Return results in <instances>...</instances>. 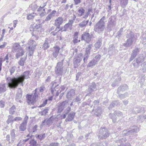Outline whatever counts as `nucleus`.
Instances as JSON below:
<instances>
[{
  "mask_svg": "<svg viewBox=\"0 0 146 146\" xmlns=\"http://www.w3.org/2000/svg\"><path fill=\"white\" fill-rule=\"evenodd\" d=\"M96 85L94 82H92L91 84L89 86L88 92L89 94L93 93V92L96 90Z\"/></svg>",
  "mask_w": 146,
  "mask_h": 146,
  "instance_id": "15",
  "label": "nucleus"
},
{
  "mask_svg": "<svg viewBox=\"0 0 146 146\" xmlns=\"http://www.w3.org/2000/svg\"><path fill=\"white\" fill-rule=\"evenodd\" d=\"M27 102L29 105H33L35 102L34 100H33L32 98V95L27 94L26 96Z\"/></svg>",
  "mask_w": 146,
  "mask_h": 146,
  "instance_id": "17",
  "label": "nucleus"
},
{
  "mask_svg": "<svg viewBox=\"0 0 146 146\" xmlns=\"http://www.w3.org/2000/svg\"><path fill=\"white\" fill-rule=\"evenodd\" d=\"M49 40L48 38H46L43 45V48L44 50H46L50 46V44L48 42Z\"/></svg>",
  "mask_w": 146,
  "mask_h": 146,
  "instance_id": "25",
  "label": "nucleus"
},
{
  "mask_svg": "<svg viewBox=\"0 0 146 146\" xmlns=\"http://www.w3.org/2000/svg\"><path fill=\"white\" fill-rule=\"evenodd\" d=\"M16 67L15 66H12L9 69L11 75H12L14 73L16 70Z\"/></svg>",
  "mask_w": 146,
  "mask_h": 146,
  "instance_id": "54",
  "label": "nucleus"
},
{
  "mask_svg": "<svg viewBox=\"0 0 146 146\" xmlns=\"http://www.w3.org/2000/svg\"><path fill=\"white\" fill-rule=\"evenodd\" d=\"M34 95L33 96V100H34L35 102H36V99L38 98V93H33Z\"/></svg>",
  "mask_w": 146,
  "mask_h": 146,
  "instance_id": "61",
  "label": "nucleus"
},
{
  "mask_svg": "<svg viewBox=\"0 0 146 146\" xmlns=\"http://www.w3.org/2000/svg\"><path fill=\"white\" fill-rule=\"evenodd\" d=\"M40 92L43 93L44 92L46 91V88L44 85H41L38 88Z\"/></svg>",
  "mask_w": 146,
  "mask_h": 146,
  "instance_id": "52",
  "label": "nucleus"
},
{
  "mask_svg": "<svg viewBox=\"0 0 146 146\" xmlns=\"http://www.w3.org/2000/svg\"><path fill=\"white\" fill-rule=\"evenodd\" d=\"M35 136L37 139L40 140H42L44 139L45 137V134L44 133L43 134H36Z\"/></svg>",
  "mask_w": 146,
  "mask_h": 146,
  "instance_id": "40",
  "label": "nucleus"
},
{
  "mask_svg": "<svg viewBox=\"0 0 146 146\" xmlns=\"http://www.w3.org/2000/svg\"><path fill=\"white\" fill-rule=\"evenodd\" d=\"M16 108L14 105H13L9 110V113L11 115L14 114Z\"/></svg>",
  "mask_w": 146,
  "mask_h": 146,
  "instance_id": "44",
  "label": "nucleus"
},
{
  "mask_svg": "<svg viewBox=\"0 0 146 146\" xmlns=\"http://www.w3.org/2000/svg\"><path fill=\"white\" fill-rule=\"evenodd\" d=\"M116 24V23L115 22L114 20H113L112 18H109L107 27V29L109 31H111L114 27L115 26Z\"/></svg>",
  "mask_w": 146,
  "mask_h": 146,
  "instance_id": "11",
  "label": "nucleus"
},
{
  "mask_svg": "<svg viewBox=\"0 0 146 146\" xmlns=\"http://www.w3.org/2000/svg\"><path fill=\"white\" fill-rule=\"evenodd\" d=\"M126 37L128 38V39L133 41V39L135 38L134 33L132 31H130L129 33L127 34Z\"/></svg>",
  "mask_w": 146,
  "mask_h": 146,
  "instance_id": "33",
  "label": "nucleus"
},
{
  "mask_svg": "<svg viewBox=\"0 0 146 146\" xmlns=\"http://www.w3.org/2000/svg\"><path fill=\"white\" fill-rule=\"evenodd\" d=\"M49 109V107H46L42 111H39L38 113L41 116H45L48 113Z\"/></svg>",
  "mask_w": 146,
  "mask_h": 146,
  "instance_id": "24",
  "label": "nucleus"
},
{
  "mask_svg": "<svg viewBox=\"0 0 146 146\" xmlns=\"http://www.w3.org/2000/svg\"><path fill=\"white\" fill-rule=\"evenodd\" d=\"M22 91L21 88H19L16 94L15 100L18 102L22 103L23 101L22 100Z\"/></svg>",
  "mask_w": 146,
  "mask_h": 146,
  "instance_id": "12",
  "label": "nucleus"
},
{
  "mask_svg": "<svg viewBox=\"0 0 146 146\" xmlns=\"http://www.w3.org/2000/svg\"><path fill=\"white\" fill-rule=\"evenodd\" d=\"M29 7L33 11H34L37 9L38 6L36 4L33 3L29 5Z\"/></svg>",
  "mask_w": 146,
  "mask_h": 146,
  "instance_id": "46",
  "label": "nucleus"
},
{
  "mask_svg": "<svg viewBox=\"0 0 146 146\" xmlns=\"http://www.w3.org/2000/svg\"><path fill=\"white\" fill-rule=\"evenodd\" d=\"M121 4L123 6L126 5L128 3V0H120Z\"/></svg>",
  "mask_w": 146,
  "mask_h": 146,
  "instance_id": "59",
  "label": "nucleus"
},
{
  "mask_svg": "<svg viewBox=\"0 0 146 146\" xmlns=\"http://www.w3.org/2000/svg\"><path fill=\"white\" fill-rule=\"evenodd\" d=\"M48 100V99H46L43 102L42 104H40L39 106V108H41L44 107L47 104Z\"/></svg>",
  "mask_w": 146,
  "mask_h": 146,
  "instance_id": "58",
  "label": "nucleus"
},
{
  "mask_svg": "<svg viewBox=\"0 0 146 146\" xmlns=\"http://www.w3.org/2000/svg\"><path fill=\"white\" fill-rule=\"evenodd\" d=\"M123 32V28H121L120 30L117 32V35L116 36V37H118V38L121 37L122 34Z\"/></svg>",
  "mask_w": 146,
  "mask_h": 146,
  "instance_id": "50",
  "label": "nucleus"
},
{
  "mask_svg": "<svg viewBox=\"0 0 146 146\" xmlns=\"http://www.w3.org/2000/svg\"><path fill=\"white\" fill-rule=\"evenodd\" d=\"M81 59L80 58H75L74 60L73 64L74 68H76L80 65Z\"/></svg>",
  "mask_w": 146,
  "mask_h": 146,
  "instance_id": "22",
  "label": "nucleus"
},
{
  "mask_svg": "<svg viewBox=\"0 0 146 146\" xmlns=\"http://www.w3.org/2000/svg\"><path fill=\"white\" fill-rule=\"evenodd\" d=\"M20 46L19 43H15L13 44V48L15 50H17L20 49Z\"/></svg>",
  "mask_w": 146,
  "mask_h": 146,
  "instance_id": "51",
  "label": "nucleus"
},
{
  "mask_svg": "<svg viewBox=\"0 0 146 146\" xmlns=\"http://www.w3.org/2000/svg\"><path fill=\"white\" fill-rule=\"evenodd\" d=\"M102 110L101 108L100 107H98L95 110V113L94 114L96 116H99L101 115V114Z\"/></svg>",
  "mask_w": 146,
  "mask_h": 146,
  "instance_id": "32",
  "label": "nucleus"
},
{
  "mask_svg": "<svg viewBox=\"0 0 146 146\" xmlns=\"http://www.w3.org/2000/svg\"><path fill=\"white\" fill-rule=\"evenodd\" d=\"M72 55L74 56L75 55L76 56H77L76 54H77L78 50L77 48H75V49H73L72 50Z\"/></svg>",
  "mask_w": 146,
  "mask_h": 146,
  "instance_id": "63",
  "label": "nucleus"
},
{
  "mask_svg": "<svg viewBox=\"0 0 146 146\" xmlns=\"http://www.w3.org/2000/svg\"><path fill=\"white\" fill-rule=\"evenodd\" d=\"M60 49V47L56 45L53 47L52 54L54 58H56L58 56Z\"/></svg>",
  "mask_w": 146,
  "mask_h": 146,
  "instance_id": "13",
  "label": "nucleus"
},
{
  "mask_svg": "<svg viewBox=\"0 0 146 146\" xmlns=\"http://www.w3.org/2000/svg\"><path fill=\"white\" fill-rule=\"evenodd\" d=\"M128 89V86L126 84L120 86L117 89V93L119 94L121 91H124Z\"/></svg>",
  "mask_w": 146,
  "mask_h": 146,
  "instance_id": "16",
  "label": "nucleus"
},
{
  "mask_svg": "<svg viewBox=\"0 0 146 146\" xmlns=\"http://www.w3.org/2000/svg\"><path fill=\"white\" fill-rule=\"evenodd\" d=\"M139 48H136L135 49L132 51V52L131 55L133 56L136 57L138 53L139 52Z\"/></svg>",
  "mask_w": 146,
  "mask_h": 146,
  "instance_id": "41",
  "label": "nucleus"
},
{
  "mask_svg": "<svg viewBox=\"0 0 146 146\" xmlns=\"http://www.w3.org/2000/svg\"><path fill=\"white\" fill-rule=\"evenodd\" d=\"M133 41L132 40L127 39L125 43L123 44V46L125 47H129L133 43Z\"/></svg>",
  "mask_w": 146,
  "mask_h": 146,
  "instance_id": "26",
  "label": "nucleus"
},
{
  "mask_svg": "<svg viewBox=\"0 0 146 146\" xmlns=\"http://www.w3.org/2000/svg\"><path fill=\"white\" fill-rule=\"evenodd\" d=\"M110 134V133L108 129L105 127H101L99 129V133L97 135L99 140H103L108 137Z\"/></svg>",
  "mask_w": 146,
  "mask_h": 146,
  "instance_id": "3",
  "label": "nucleus"
},
{
  "mask_svg": "<svg viewBox=\"0 0 146 146\" xmlns=\"http://www.w3.org/2000/svg\"><path fill=\"white\" fill-rule=\"evenodd\" d=\"M75 95L74 90L73 89H72L67 94L66 98L68 99H71Z\"/></svg>",
  "mask_w": 146,
  "mask_h": 146,
  "instance_id": "19",
  "label": "nucleus"
},
{
  "mask_svg": "<svg viewBox=\"0 0 146 146\" xmlns=\"http://www.w3.org/2000/svg\"><path fill=\"white\" fill-rule=\"evenodd\" d=\"M26 125L21 123L20 124L19 127V131H24L26 129Z\"/></svg>",
  "mask_w": 146,
  "mask_h": 146,
  "instance_id": "37",
  "label": "nucleus"
},
{
  "mask_svg": "<svg viewBox=\"0 0 146 146\" xmlns=\"http://www.w3.org/2000/svg\"><path fill=\"white\" fill-rule=\"evenodd\" d=\"M75 115L74 112L73 111L71 112L68 115L66 119V121H72L74 118Z\"/></svg>",
  "mask_w": 146,
  "mask_h": 146,
  "instance_id": "20",
  "label": "nucleus"
},
{
  "mask_svg": "<svg viewBox=\"0 0 146 146\" xmlns=\"http://www.w3.org/2000/svg\"><path fill=\"white\" fill-rule=\"evenodd\" d=\"M29 119V117H28L26 115V116L23 120V122H22V123H23V124H25V125H27V122H28V120Z\"/></svg>",
  "mask_w": 146,
  "mask_h": 146,
  "instance_id": "60",
  "label": "nucleus"
},
{
  "mask_svg": "<svg viewBox=\"0 0 146 146\" xmlns=\"http://www.w3.org/2000/svg\"><path fill=\"white\" fill-rule=\"evenodd\" d=\"M83 96L82 94H79L76 95V98L73 100V102H81L80 101L82 99Z\"/></svg>",
  "mask_w": 146,
  "mask_h": 146,
  "instance_id": "23",
  "label": "nucleus"
},
{
  "mask_svg": "<svg viewBox=\"0 0 146 146\" xmlns=\"http://www.w3.org/2000/svg\"><path fill=\"white\" fill-rule=\"evenodd\" d=\"M58 85V84L56 85V82H54L53 83L50 89L51 93L52 94H54V92L56 91L55 88Z\"/></svg>",
  "mask_w": 146,
  "mask_h": 146,
  "instance_id": "34",
  "label": "nucleus"
},
{
  "mask_svg": "<svg viewBox=\"0 0 146 146\" xmlns=\"http://www.w3.org/2000/svg\"><path fill=\"white\" fill-rule=\"evenodd\" d=\"M85 11V10L82 7H80L78 10V12L79 13L78 15L79 16L81 17L82 16Z\"/></svg>",
  "mask_w": 146,
  "mask_h": 146,
  "instance_id": "45",
  "label": "nucleus"
},
{
  "mask_svg": "<svg viewBox=\"0 0 146 146\" xmlns=\"http://www.w3.org/2000/svg\"><path fill=\"white\" fill-rule=\"evenodd\" d=\"M115 48L113 44L110 45L108 51L109 54H114L115 53Z\"/></svg>",
  "mask_w": 146,
  "mask_h": 146,
  "instance_id": "21",
  "label": "nucleus"
},
{
  "mask_svg": "<svg viewBox=\"0 0 146 146\" xmlns=\"http://www.w3.org/2000/svg\"><path fill=\"white\" fill-rule=\"evenodd\" d=\"M63 31H64L65 32L66 31H68V30H71L72 29V27H70L69 25L66 24L63 26Z\"/></svg>",
  "mask_w": 146,
  "mask_h": 146,
  "instance_id": "47",
  "label": "nucleus"
},
{
  "mask_svg": "<svg viewBox=\"0 0 146 146\" xmlns=\"http://www.w3.org/2000/svg\"><path fill=\"white\" fill-rule=\"evenodd\" d=\"M29 143L30 145L29 146H36L37 141L34 139H32L29 141Z\"/></svg>",
  "mask_w": 146,
  "mask_h": 146,
  "instance_id": "43",
  "label": "nucleus"
},
{
  "mask_svg": "<svg viewBox=\"0 0 146 146\" xmlns=\"http://www.w3.org/2000/svg\"><path fill=\"white\" fill-rule=\"evenodd\" d=\"M63 18L61 17H59L55 20L54 25L55 26H57V28H59L60 26L61 25L63 22Z\"/></svg>",
  "mask_w": 146,
  "mask_h": 146,
  "instance_id": "14",
  "label": "nucleus"
},
{
  "mask_svg": "<svg viewBox=\"0 0 146 146\" xmlns=\"http://www.w3.org/2000/svg\"><path fill=\"white\" fill-rule=\"evenodd\" d=\"M27 44L29 46V56H32L33 55L34 52L36 47V43L34 40L30 39L28 41Z\"/></svg>",
  "mask_w": 146,
  "mask_h": 146,
  "instance_id": "4",
  "label": "nucleus"
},
{
  "mask_svg": "<svg viewBox=\"0 0 146 146\" xmlns=\"http://www.w3.org/2000/svg\"><path fill=\"white\" fill-rule=\"evenodd\" d=\"M101 56L99 54H97L95 56L94 58L93 59H94V60L97 62L99 61L100 60L101 58Z\"/></svg>",
  "mask_w": 146,
  "mask_h": 146,
  "instance_id": "53",
  "label": "nucleus"
},
{
  "mask_svg": "<svg viewBox=\"0 0 146 146\" xmlns=\"http://www.w3.org/2000/svg\"><path fill=\"white\" fill-rule=\"evenodd\" d=\"M120 104V102L118 100H116L113 101L111 104L110 105L108 108L110 110L113 107Z\"/></svg>",
  "mask_w": 146,
  "mask_h": 146,
  "instance_id": "30",
  "label": "nucleus"
},
{
  "mask_svg": "<svg viewBox=\"0 0 146 146\" xmlns=\"http://www.w3.org/2000/svg\"><path fill=\"white\" fill-rule=\"evenodd\" d=\"M15 77L11 78L8 77L6 78L7 85L9 87L11 88L14 89L16 88L19 84L23 86V82L21 81L17 80L15 79Z\"/></svg>",
  "mask_w": 146,
  "mask_h": 146,
  "instance_id": "2",
  "label": "nucleus"
},
{
  "mask_svg": "<svg viewBox=\"0 0 146 146\" xmlns=\"http://www.w3.org/2000/svg\"><path fill=\"white\" fill-rule=\"evenodd\" d=\"M114 114H115L116 116H117L118 117H122V113L120 112L119 111H115L114 112Z\"/></svg>",
  "mask_w": 146,
  "mask_h": 146,
  "instance_id": "62",
  "label": "nucleus"
},
{
  "mask_svg": "<svg viewBox=\"0 0 146 146\" xmlns=\"http://www.w3.org/2000/svg\"><path fill=\"white\" fill-rule=\"evenodd\" d=\"M6 90L5 84H0V93L4 92Z\"/></svg>",
  "mask_w": 146,
  "mask_h": 146,
  "instance_id": "42",
  "label": "nucleus"
},
{
  "mask_svg": "<svg viewBox=\"0 0 146 146\" xmlns=\"http://www.w3.org/2000/svg\"><path fill=\"white\" fill-rule=\"evenodd\" d=\"M24 50L22 48L19 49L16 54V57L17 58H18L22 56L24 53Z\"/></svg>",
  "mask_w": 146,
  "mask_h": 146,
  "instance_id": "28",
  "label": "nucleus"
},
{
  "mask_svg": "<svg viewBox=\"0 0 146 146\" xmlns=\"http://www.w3.org/2000/svg\"><path fill=\"white\" fill-rule=\"evenodd\" d=\"M94 33V32H91L90 34L86 32H84L81 35V40H84L86 43H89L91 40Z\"/></svg>",
  "mask_w": 146,
  "mask_h": 146,
  "instance_id": "5",
  "label": "nucleus"
},
{
  "mask_svg": "<svg viewBox=\"0 0 146 146\" xmlns=\"http://www.w3.org/2000/svg\"><path fill=\"white\" fill-rule=\"evenodd\" d=\"M52 17L49 14L46 17L45 21H50L52 18Z\"/></svg>",
  "mask_w": 146,
  "mask_h": 146,
  "instance_id": "64",
  "label": "nucleus"
},
{
  "mask_svg": "<svg viewBox=\"0 0 146 146\" xmlns=\"http://www.w3.org/2000/svg\"><path fill=\"white\" fill-rule=\"evenodd\" d=\"M139 131V129L137 127H135L132 129L129 130L127 131H123V133L125 136H128L130 135V136H137V134L136 133Z\"/></svg>",
  "mask_w": 146,
  "mask_h": 146,
  "instance_id": "8",
  "label": "nucleus"
},
{
  "mask_svg": "<svg viewBox=\"0 0 146 146\" xmlns=\"http://www.w3.org/2000/svg\"><path fill=\"white\" fill-rule=\"evenodd\" d=\"M102 40L101 38H99L98 41L95 44V47L96 49H98L101 46L102 44Z\"/></svg>",
  "mask_w": 146,
  "mask_h": 146,
  "instance_id": "31",
  "label": "nucleus"
},
{
  "mask_svg": "<svg viewBox=\"0 0 146 146\" xmlns=\"http://www.w3.org/2000/svg\"><path fill=\"white\" fill-rule=\"evenodd\" d=\"M118 96L121 99L124 98L128 96V93L127 92H125L123 94H120L119 93L118 94Z\"/></svg>",
  "mask_w": 146,
  "mask_h": 146,
  "instance_id": "48",
  "label": "nucleus"
},
{
  "mask_svg": "<svg viewBox=\"0 0 146 146\" xmlns=\"http://www.w3.org/2000/svg\"><path fill=\"white\" fill-rule=\"evenodd\" d=\"M36 15V14L35 13H32L27 14V19L28 20H31L33 19Z\"/></svg>",
  "mask_w": 146,
  "mask_h": 146,
  "instance_id": "39",
  "label": "nucleus"
},
{
  "mask_svg": "<svg viewBox=\"0 0 146 146\" xmlns=\"http://www.w3.org/2000/svg\"><path fill=\"white\" fill-rule=\"evenodd\" d=\"M14 116L12 115H9L8 116V119L6 122L7 124H9L10 123L12 124L14 122Z\"/></svg>",
  "mask_w": 146,
  "mask_h": 146,
  "instance_id": "27",
  "label": "nucleus"
},
{
  "mask_svg": "<svg viewBox=\"0 0 146 146\" xmlns=\"http://www.w3.org/2000/svg\"><path fill=\"white\" fill-rule=\"evenodd\" d=\"M58 106L57 107V112L61 113L64 110L65 108L67 107L69 105V102L68 100H66L58 104Z\"/></svg>",
  "mask_w": 146,
  "mask_h": 146,
  "instance_id": "7",
  "label": "nucleus"
},
{
  "mask_svg": "<svg viewBox=\"0 0 146 146\" xmlns=\"http://www.w3.org/2000/svg\"><path fill=\"white\" fill-rule=\"evenodd\" d=\"M30 73V72L29 71H26L23 73V75L17 78H14L17 80L24 82L25 79H28L29 78Z\"/></svg>",
  "mask_w": 146,
  "mask_h": 146,
  "instance_id": "10",
  "label": "nucleus"
},
{
  "mask_svg": "<svg viewBox=\"0 0 146 146\" xmlns=\"http://www.w3.org/2000/svg\"><path fill=\"white\" fill-rule=\"evenodd\" d=\"M135 60L133 61V64L135 68H138L139 66V64L137 62L135 61Z\"/></svg>",
  "mask_w": 146,
  "mask_h": 146,
  "instance_id": "57",
  "label": "nucleus"
},
{
  "mask_svg": "<svg viewBox=\"0 0 146 146\" xmlns=\"http://www.w3.org/2000/svg\"><path fill=\"white\" fill-rule=\"evenodd\" d=\"M144 58L143 57H139L137 58H136L135 60L137 61L136 62H138L139 64L140 63L142 62L143 61Z\"/></svg>",
  "mask_w": 146,
  "mask_h": 146,
  "instance_id": "55",
  "label": "nucleus"
},
{
  "mask_svg": "<svg viewBox=\"0 0 146 146\" xmlns=\"http://www.w3.org/2000/svg\"><path fill=\"white\" fill-rule=\"evenodd\" d=\"M110 117L112 120V121L114 123H116L117 120V116L114 114V113L112 114H110L109 115Z\"/></svg>",
  "mask_w": 146,
  "mask_h": 146,
  "instance_id": "36",
  "label": "nucleus"
},
{
  "mask_svg": "<svg viewBox=\"0 0 146 146\" xmlns=\"http://www.w3.org/2000/svg\"><path fill=\"white\" fill-rule=\"evenodd\" d=\"M92 46V44H90L86 46V48L85 53L83 59L84 62L86 64L87 63L89 55L90 54Z\"/></svg>",
  "mask_w": 146,
  "mask_h": 146,
  "instance_id": "6",
  "label": "nucleus"
},
{
  "mask_svg": "<svg viewBox=\"0 0 146 146\" xmlns=\"http://www.w3.org/2000/svg\"><path fill=\"white\" fill-rule=\"evenodd\" d=\"M36 21H38V23H38V25H36L35 26V28H30V30H31V29H32L33 30V31H34L35 30V29H38L40 27V22H39L40 21V19H38V20H36Z\"/></svg>",
  "mask_w": 146,
  "mask_h": 146,
  "instance_id": "49",
  "label": "nucleus"
},
{
  "mask_svg": "<svg viewBox=\"0 0 146 146\" xmlns=\"http://www.w3.org/2000/svg\"><path fill=\"white\" fill-rule=\"evenodd\" d=\"M133 110L136 113H143L145 111L144 108L138 106L134 108L133 109Z\"/></svg>",
  "mask_w": 146,
  "mask_h": 146,
  "instance_id": "18",
  "label": "nucleus"
},
{
  "mask_svg": "<svg viewBox=\"0 0 146 146\" xmlns=\"http://www.w3.org/2000/svg\"><path fill=\"white\" fill-rule=\"evenodd\" d=\"M27 58V56L25 57L21 58L20 60L18 62V64L21 66H23L24 65L25 62Z\"/></svg>",
  "mask_w": 146,
  "mask_h": 146,
  "instance_id": "35",
  "label": "nucleus"
},
{
  "mask_svg": "<svg viewBox=\"0 0 146 146\" xmlns=\"http://www.w3.org/2000/svg\"><path fill=\"white\" fill-rule=\"evenodd\" d=\"M97 63L93 59L91 61H90L87 65V67H92L93 66L97 64Z\"/></svg>",
  "mask_w": 146,
  "mask_h": 146,
  "instance_id": "38",
  "label": "nucleus"
},
{
  "mask_svg": "<svg viewBox=\"0 0 146 146\" xmlns=\"http://www.w3.org/2000/svg\"><path fill=\"white\" fill-rule=\"evenodd\" d=\"M66 70H64L63 69V66H62L57 64L55 68V74L57 76L62 75L63 73H66Z\"/></svg>",
  "mask_w": 146,
  "mask_h": 146,
  "instance_id": "9",
  "label": "nucleus"
},
{
  "mask_svg": "<svg viewBox=\"0 0 146 146\" xmlns=\"http://www.w3.org/2000/svg\"><path fill=\"white\" fill-rule=\"evenodd\" d=\"M88 22V20L83 21L78 24V26L79 27L81 28H84L86 27V25Z\"/></svg>",
  "mask_w": 146,
  "mask_h": 146,
  "instance_id": "29",
  "label": "nucleus"
},
{
  "mask_svg": "<svg viewBox=\"0 0 146 146\" xmlns=\"http://www.w3.org/2000/svg\"><path fill=\"white\" fill-rule=\"evenodd\" d=\"M105 19V17L103 16L94 25V30L95 32L99 34L103 33L105 28V23L104 22Z\"/></svg>",
  "mask_w": 146,
  "mask_h": 146,
  "instance_id": "1",
  "label": "nucleus"
},
{
  "mask_svg": "<svg viewBox=\"0 0 146 146\" xmlns=\"http://www.w3.org/2000/svg\"><path fill=\"white\" fill-rule=\"evenodd\" d=\"M38 127V126L37 125H36L33 127L31 131H30L29 130H28V131H29V132H32V133H33L37 130Z\"/></svg>",
  "mask_w": 146,
  "mask_h": 146,
  "instance_id": "56",
  "label": "nucleus"
}]
</instances>
